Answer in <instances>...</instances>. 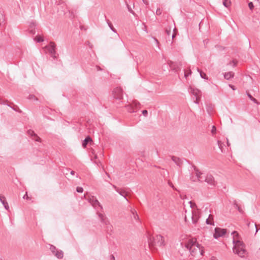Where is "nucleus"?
<instances>
[{"mask_svg": "<svg viewBox=\"0 0 260 260\" xmlns=\"http://www.w3.org/2000/svg\"><path fill=\"white\" fill-rule=\"evenodd\" d=\"M232 235L233 238V252L241 257H244L245 255L247 253V251L245 248V244L239 239V235L237 231H234L232 233Z\"/></svg>", "mask_w": 260, "mask_h": 260, "instance_id": "1", "label": "nucleus"}, {"mask_svg": "<svg viewBox=\"0 0 260 260\" xmlns=\"http://www.w3.org/2000/svg\"><path fill=\"white\" fill-rule=\"evenodd\" d=\"M185 248L189 250L190 254L194 256L199 254L200 255L203 254V250L201 249L200 245L197 243L196 240L190 239L185 244Z\"/></svg>", "mask_w": 260, "mask_h": 260, "instance_id": "2", "label": "nucleus"}, {"mask_svg": "<svg viewBox=\"0 0 260 260\" xmlns=\"http://www.w3.org/2000/svg\"><path fill=\"white\" fill-rule=\"evenodd\" d=\"M148 244L152 250L157 249L158 247H161L165 245L164 237L160 235L153 237H150L148 239Z\"/></svg>", "mask_w": 260, "mask_h": 260, "instance_id": "3", "label": "nucleus"}, {"mask_svg": "<svg viewBox=\"0 0 260 260\" xmlns=\"http://www.w3.org/2000/svg\"><path fill=\"white\" fill-rule=\"evenodd\" d=\"M194 170L195 171L196 176L198 178L199 181L207 182L208 184L211 186H215L216 183L214 180L213 176L210 174H208L204 178L202 175L203 173L198 169L196 167L193 166Z\"/></svg>", "mask_w": 260, "mask_h": 260, "instance_id": "4", "label": "nucleus"}, {"mask_svg": "<svg viewBox=\"0 0 260 260\" xmlns=\"http://www.w3.org/2000/svg\"><path fill=\"white\" fill-rule=\"evenodd\" d=\"M55 47V44L52 42H51L48 45L45 46V48L50 53L51 57H52L54 59L56 58Z\"/></svg>", "mask_w": 260, "mask_h": 260, "instance_id": "5", "label": "nucleus"}, {"mask_svg": "<svg viewBox=\"0 0 260 260\" xmlns=\"http://www.w3.org/2000/svg\"><path fill=\"white\" fill-rule=\"evenodd\" d=\"M190 92L195 96L196 100L194 102L196 104H198L199 103V101L200 100L202 94L200 90L198 89H194L193 88H190Z\"/></svg>", "mask_w": 260, "mask_h": 260, "instance_id": "6", "label": "nucleus"}, {"mask_svg": "<svg viewBox=\"0 0 260 260\" xmlns=\"http://www.w3.org/2000/svg\"><path fill=\"white\" fill-rule=\"evenodd\" d=\"M215 233L213 234V237L215 239H218V238L224 236L226 232V230L224 229H221L219 228H216L214 230Z\"/></svg>", "mask_w": 260, "mask_h": 260, "instance_id": "7", "label": "nucleus"}, {"mask_svg": "<svg viewBox=\"0 0 260 260\" xmlns=\"http://www.w3.org/2000/svg\"><path fill=\"white\" fill-rule=\"evenodd\" d=\"M113 95L114 98L118 100H121L123 98V91L121 88L116 87L113 91Z\"/></svg>", "mask_w": 260, "mask_h": 260, "instance_id": "8", "label": "nucleus"}, {"mask_svg": "<svg viewBox=\"0 0 260 260\" xmlns=\"http://www.w3.org/2000/svg\"><path fill=\"white\" fill-rule=\"evenodd\" d=\"M98 214L99 218H100L101 221L107 225L106 229L107 232L111 234L110 232L112 231V226L107 223V221L106 220V218L103 214L100 213H98Z\"/></svg>", "mask_w": 260, "mask_h": 260, "instance_id": "9", "label": "nucleus"}, {"mask_svg": "<svg viewBox=\"0 0 260 260\" xmlns=\"http://www.w3.org/2000/svg\"><path fill=\"white\" fill-rule=\"evenodd\" d=\"M200 217V212L198 209L191 210V220L193 224L197 223Z\"/></svg>", "mask_w": 260, "mask_h": 260, "instance_id": "10", "label": "nucleus"}, {"mask_svg": "<svg viewBox=\"0 0 260 260\" xmlns=\"http://www.w3.org/2000/svg\"><path fill=\"white\" fill-rule=\"evenodd\" d=\"M88 200L89 202L92 205V206L94 208H95L96 206H98L101 208V209H103V207L99 201L94 196L89 197Z\"/></svg>", "mask_w": 260, "mask_h": 260, "instance_id": "11", "label": "nucleus"}, {"mask_svg": "<svg viewBox=\"0 0 260 260\" xmlns=\"http://www.w3.org/2000/svg\"><path fill=\"white\" fill-rule=\"evenodd\" d=\"M139 103L137 102H135L133 103L132 105L127 106V111L130 113H134L136 112L137 111L135 110L134 106L136 108H137L138 106L139 105Z\"/></svg>", "mask_w": 260, "mask_h": 260, "instance_id": "12", "label": "nucleus"}, {"mask_svg": "<svg viewBox=\"0 0 260 260\" xmlns=\"http://www.w3.org/2000/svg\"><path fill=\"white\" fill-rule=\"evenodd\" d=\"M27 133L36 141H38V142L40 141V140H41L40 138L39 137H38V135L37 134H36L33 131L29 129L27 131Z\"/></svg>", "mask_w": 260, "mask_h": 260, "instance_id": "13", "label": "nucleus"}, {"mask_svg": "<svg viewBox=\"0 0 260 260\" xmlns=\"http://www.w3.org/2000/svg\"><path fill=\"white\" fill-rule=\"evenodd\" d=\"M0 201L4 205L5 208L8 210L9 209V206L4 196L0 195Z\"/></svg>", "mask_w": 260, "mask_h": 260, "instance_id": "14", "label": "nucleus"}, {"mask_svg": "<svg viewBox=\"0 0 260 260\" xmlns=\"http://www.w3.org/2000/svg\"><path fill=\"white\" fill-rule=\"evenodd\" d=\"M92 142V139L91 138V137L89 136H88L87 137H86V138L83 140V142H82V146L83 148H86L87 144L89 143V142Z\"/></svg>", "mask_w": 260, "mask_h": 260, "instance_id": "15", "label": "nucleus"}, {"mask_svg": "<svg viewBox=\"0 0 260 260\" xmlns=\"http://www.w3.org/2000/svg\"><path fill=\"white\" fill-rule=\"evenodd\" d=\"M233 204L234 207L236 209H237L240 213H241V214H244V212L243 210H242V209L241 208L240 206L239 205V204L237 203V202L236 200H234L233 201Z\"/></svg>", "mask_w": 260, "mask_h": 260, "instance_id": "16", "label": "nucleus"}, {"mask_svg": "<svg viewBox=\"0 0 260 260\" xmlns=\"http://www.w3.org/2000/svg\"><path fill=\"white\" fill-rule=\"evenodd\" d=\"M206 223L207 224L214 225V222L213 221V216L211 214L209 215L208 218L206 220Z\"/></svg>", "mask_w": 260, "mask_h": 260, "instance_id": "17", "label": "nucleus"}, {"mask_svg": "<svg viewBox=\"0 0 260 260\" xmlns=\"http://www.w3.org/2000/svg\"><path fill=\"white\" fill-rule=\"evenodd\" d=\"M172 159L178 166H180L182 164L181 160L177 157L173 156Z\"/></svg>", "mask_w": 260, "mask_h": 260, "instance_id": "18", "label": "nucleus"}, {"mask_svg": "<svg viewBox=\"0 0 260 260\" xmlns=\"http://www.w3.org/2000/svg\"><path fill=\"white\" fill-rule=\"evenodd\" d=\"M234 73L232 72H229L228 73H225L224 74V78L226 80H230V79L234 77Z\"/></svg>", "mask_w": 260, "mask_h": 260, "instance_id": "19", "label": "nucleus"}, {"mask_svg": "<svg viewBox=\"0 0 260 260\" xmlns=\"http://www.w3.org/2000/svg\"><path fill=\"white\" fill-rule=\"evenodd\" d=\"M113 187L116 190V191L122 196H123L127 201V199L126 198V192L124 190H120L117 189L116 186L115 185H113Z\"/></svg>", "mask_w": 260, "mask_h": 260, "instance_id": "20", "label": "nucleus"}, {"mask_svg": "<svg viewBox=\"0 0 260 260\" xmlns=\"http://www.w3.org/2000/svg\"><path fill=\"white\" fill-rule=\"evenodd\" d=\"M54 255L58 258H62L63 256V252L61 250H57L54 254Z\"/></svg>", "mask_w": 260, "mask_h": 260, "instance_id": "21", "label": "nucleus"}, {"mask_svg": "<svg viewBox=\"0 0 260 260\" xmlns=\"http://www.w3.org/2000/svg\"><path fill=\"white\" fill-rule=\"evenodd\" d=\"M197 71L198 72H199V73L200 74V76L202 78L208 80V78L205 73H204L203 71H202L199 68H197Z\"/></svg>", "mask_w": 260, "mask_h": 260, "instance_id": "22", "label": "nucleus"}, {"mask_svg": "<svg viewBox=\"0 0 260 260\" xmlns=\"http://www.w3.org/2000/svg\"><path fill=\"white\" fill-rule=\"evenodd\" d=\"M106 21L108 25V26H109V27L110 28V29L114 32H116V29L113 27L112 23L108 20V19H106Z\"/></svg>", "mask_w": 260, "mask_h": 260, "instance_id": "23", "label": "nucleus"}, {"mask_svg": "<svg viewBox=\"0 0 260 260\" xmlns=\"http://www.w3.org/2000/svg\"><path fill=\"white\" fill-rule=\"evenodd\" d=\"M5 21V16L4 12L0 10V25H1Z\"/></svg>", "mask_w": 260, "mask_h": 260, "instance_id": "24", "label": "nucleus"}, {"mask_svg": "<svg viewBox=\"0 0 260 260\" xmlns=\"http://www.w3.org/2000/svg\"><path fill=\"white\" fill-rule=\"evenodd\" d=\"M49 245L50 246L49 249H50V251H51L52 254L54 255V254L56 252V250H57L58 249H57L56 247L54 246V245H51V244H49Z\"/></svg>", "mask_w": 260, "mask_h": 260, "instance_id": "25", "label": "nucleus"}, {"mask_svg": "<svg viewBox=\"0 0 260 260\" xmlns=\"http://www.w3.org/2000/svg\"><path fill=\"white\" fill-rule=\"evenodd\" d=\"M231 2L230 0H223V5L226 8H229L231 5Z\"/></svg>", "mask_w": 260, "mask_h": 260, "instance_id": "26", "label": "nucleus"}, {"mask_svg": "<svg viewBox=\"0 0 260 260\" xmlns=\"http://www.w3.org/2000/svg\"><path fill=\"white\" fill-rule=\"evenodd\" d=\"M34 40L38 43L42 42L44 41L43 38L39 36H37Z\"/></svg>", "mask_w": 260, "mask_h": 260, "instance_id": "27", "label": "nucleus"}, {"mask_svg": "<svg viewBox=\"0 0 260 260\" xmlns=\"http://www.w3.org/2000/svg\"><path fill=\"white\" fill-rule=\"evenodd\" d=\"M131 212H132V213L133 215L134 218L136 220H139V216H138V214L137 213L136 211L135 210H132Z\"/></svg>", "mask_w": 260, "mask_h": 260, "instance_id": "28", "label": "nucleus"}, {"mask_svg": "<svg viewBox=\"0 0 260 260\" xmlns=\"http://www.w3.org/2000/svg\"><path fill=\"white\" fill-rule=\"evenodd\" d=\"M165 31L168 36H170L171 32V27L170 26L167 27L166 28Z\"/></svg>", "mask_w": 260, "mask_h": 260, "instance_id": "29", "label": "nucleus"}, {"mask_svg": "<svg viewBox=\"0 0 260 260\" xmlns=\"http://www.w3.org/2000/svg\"><path fill=\"white\" fill-rule=\"evenodd\" d=\"M191 70L189 69L188 70V72H187L186 71L184 70V77L187 78V77L189 75H191Z\"/></svg>", "mask_w": 260, "mask_h": 260, "instance_id": "30", "label": "nucleus"}, {"mask_svg": "<svg viewBox=\"0 0 260 260\" xmlns=\"http://www.w3.org/2000/svg\"><path fill=\"white\" fill-rule=\"evenodd\" d=\"M177 30L176 29V27H175L173 29V33L172 35V40L174 39V38L176 37V35L177 34Z\"/></svg>", "mask_w": 260, "mask_h": 260, "instance_id": "31", "label": "nucleus"}, {"mask_svg": "<svg viewBox=\"0 0 260 260\" xmlns=\"http://www.w3.org/2000/svg\"><path fill=\"white\" fill-rule=\"evenodd\" d=\"M126 7H127V8L128 10V11L132 13V14H134V12L132 10L131 7L129 6V5L128 4H127V3L126 2Z\"/></svg>", "mask_w": 260, "mask_h": 260, "instance_id": "32", "label": "nucleus"}, {"mask_svg": "<svg viewBox=\"0 0 260 260\" xmlns=\"http://www.w3.org/2000/svg\"><path fill=\"white\" fill-rule=\"evenodd\" d=\"M76 191L78 192L81 193V192H82L83 191V188L82 187L78 186L76 188Z\"/></svg>", "mask_w": 260, "mask_h": 260, "instance_id": "33", "label": "nucleus"}, {"mask_svg": "<svg viewBox=\"0 0 260 260\" xmlns=\"http://www.w3.org/2000/svg\"><path fill=\"white\" fill-rule=\"evenodd\" d=\"M216 131V128L215 126L213 125L212 127V130H211V133L213 135L215 134Z\"/></svg>", "mask_w": 260, "mask_h": 260, "instance_id": "34", "label": "nucleus"}, {"mask_svg": "<svg viewBox=\"0 0 260 260\" xmlns=\"http://www.w3.org/2000/svg\"><path fill=\"white\" fill-rule=\"evenodd\" d=\"M217 143H218V146L219 148L221 150V152H222V143L220 141H218Z\"/></svg>", "mask_w": 260, "mask_h": 260, "instance_id": "35", "label": "nucleus"}, {"mask_svg": "<svg viewBox=\"0 0 260 260\" xmlns=\"http://www.w3.org/2000/svg\"><path fill=\"white\" fill-rule=\"evenodd\" d=\"M28 99L29 100H38V99L33 94H30L28 96Z\"/></svg>", "mask_w": 260, "mask_h": 260, "instance_id": "36", "label": "nucleus"}, {"mask_svg": "<svg viewBox=\"0 0 260 260\" xmlns=\"http://www.w3.org/2000/svg\"><path fill=\"white\" fill-rule=\"evenodd\" d=\"M251 101H252L253 102H254V103L256 104L257 105H259L260 104V103L258 102L257 100H256L255 98H254L253 97L252 98V99H250Z\"/></svg>", "mask_w": 260, "mask_h": 260, "instance_id": "37", "label": "nucleus"}, {"mask_svg": "<svg viewBox=\"0 0 260 260\" xmlns=\"http://www.w3.org/2000/svg\"><path fill=\"white\" fill-rule=\"evenodd\" d=\"M248 7L251 10H252L253 9L254 5H253L252 2H250L248 3Z\"/></svg>", "mask_w": 260, "mask_h": 260, "instance_id": "38", "label": "nucleus"}, {"mask_svg": "<svg viewBox=\"0 0 260 260\" xmlns=\"http://www.w3.org/2000/svg\"><path fill=\"white\" fill-rule=\"evenodd\" d=\"M189 204L190 205V207L193 209L194 207H197V206L195 203H192L191 201L189 202Z\"/></svg>", "mask_w": 260, "mask_h": 260, "instance_id": "39", "label": "nucleus"}, {"mask_svg": "<svg viewBox=\"0 0 260 260\" xmlns=\"http://www.w3.org/2000/svg\"><path fill=\"white\" fill-rule=\"evenodd\" d=\"M161 14V10L159 8H158L156 10V14L157 15H160Z\"/></svg>", "mask_w": 260, "mask_h": 260, "instance_id": "40", "label": "nucleus"}, {"mask_svg": "<svg viewBox=\"0 0 260 260\" xmlns=\"http://www.w3.org/2000/svg\"><path fill=\"white\" fill-rule=\"evenodd\" d=\"M23 198L24 199H26V200H27L30 199V198L28 196L27 192H26L25 194L24 195Z\"/></svg>", "mask_w": 260, "mask_h": 260, "instance_id": "41", "label": "nucleus"}, {"mask_svg": "<svg viewBox=\"0 0 260 260\" xmlns=\"http://www.w3.org/2000/svg\"><path fill=\"white\" fill-rule=\"evenodd\" d=\"M142 114H143L144 116H147V115L148 114L147 110H143L142 111Z\"/></svg>", "mask_w": 260, "mask_h": 260, "instance_id": "42", "label": "nucleus"}, {"mask_svg": "<svg viewBox=\"0 0 260 260\" xmlns=\"http://www.w3.org/2000/svg\"><path fill=\"white\" fill-rule=\"evenodd\" d=\"M246 93L247 95L248 96V97L250 99H252V98L253 97V96H252L250 94V93L249 92V91H246Z\"/></svg>", "mask_w": 260, "mask_h": 260, "instance_id": "43", "label": "nucleus"}, {"mask_svg": "<svg viewBox=\"0 0 260 260\" xmlns=\"http://www.w3.org/2000/svg\"><path fill=\"white\" fill-rule=\"evenodd\" d=\"M62 7V8L64 7V10H63L62 13H60L59 15H62V14L64 15L66 14L65 9H66V7L65 5H63Z\"/></svg>", "mask_w": 260, "mask_h": 260, "instance_id": "44", "label": "nucleus"}, {"mask_svg": "<svg viewBox=\"0 0 260 260\" xmlns=\"http://www.w3.org/2000/svg\"><path fill=\"white\" fill-rule=\"evenodd\" d=\"M7 102V101H3L0 99V104L1 105H5L6 104V103Z\"/></svg>", "mask_w": 260, "mask_h": 260, "instance_id": "45", "label": "nucleus"}, {"mask_svg": "<svg viewBox=\"0 0 260 260\" xmlns=\"http://www.w3.org/2000/svg\"><path fill=\"white\" fill-rule=\"evenodd\" d=\"M168 184H169V185H170L171 187H172V188H174V189H176V188H175V187H174V185H173V184H172V182H171L170 181H169V182H168Z\"/></svg>", "mask_w": 260, "mask_h": 260, "instance_id": "46", "label": "nucleus"}, {"mask_svg": "<svg viewBox=\"0 0 260 260\" xmlns=\"http://www.w3.org/2000/svg\"><path fill=\"white\" fill-rule=\"evenodd\" d=\"M229 86L233 90H235L236 89V88L235 87V86L233 85H231V84H229Z\"/></svg>", "mask_w": 260, "mask_h": 260, "instance_id": "47", "label": "nucleus"}, {"mask_svg": "<svg viewBox=\"0 0 260 260\" xmlns=\"http://www.w3.org/2000/svg\"><path fill=\"white\" fill-rule=\"evenodd\" d=\"M69 14H70V16H69V17H70V18H73V17H74V14H73V12H70V10H69Z\"/></svg>", "mask_w": 260, "mask_h": 260, "instance_id": "48", "label": "nucleus"}, {"mask_svg": "<svg viewBox=\"0 0 260 260\" xmlns=\"http://www.w3.org/2000/svg\"><path fill=\"white\" fill-rule=\"evenodd\" d=\"M29 32L31 34L34 35L35 34V30L34 29H31L29 30Z\"/></svg>", "mask_w": 260, "mask_h": 260, "instance_id": "49", "label": "nucleus"}, {"mask_svg": "<svg viewBox=\"0 0 260 260\" xmlns=\"http://www.w3.org/2000/svg\"><path fill=\"white\" fill-rule=\"evenodd\" d=\"M153 39H154L155 42H156V44L158 46L159 42H158V40L157 39H156L155 38H154Z\"/></svg>", "mask_w": 260, "mask_h": 260, "instance_id": "50", "label": "nucleus"}, {"mask_svg": "<svg viewBox=\"0 0 260 260\" xmlns=\"http://www.w3.org/2000/svg\"><path fill=\"white\" fill-rule=\"evenodd\" d=\"M110 260H115V257L113 255H110Z\"/></svg>", "mask_w": 260, "mask_h": 260, "instance_id": "51", "label": "nucleus"}, {"mask_svg": "<svg viewBox=\"0 0 260 260\" xmlns=\"http://www.w3.org/2000/svg\"><path fill=\"white\" fill-rule=\"evenodd\" d=\"M143 3L146 4V5H148V0H142Z\"/></svg>", "mask_w": 260, "mask_h": 260, "instance_id": "52", "label": "nucleus"}, {"mask_svg": "<svg viewBox=\"0 0 260 260\" xmlns=\"http://www.w3.org/2000/svg\"><path fill=\"white\" fill-rule=\"evenodd\" d=\"M35 26V23L34 22H32L30 24V28H32V27Z\"/></svg>", "mask_w": 260, "mask_h": 260, "instance_id": "53", "label": "nucleus"}, {"mask_svg": "<svg viewBox=\"0 0 260 260\" xmlns=\"http://www.w3.org/2000/svg\"><path fill=\"white\" fill-rule=\"evenodd\" d=\"M96 69H97V70H98V71H101V70H102V69H101L100 67H99V66H96Z\"/></svg>", "mask_w": 260, "mask_h": 260, "instance_id": "54", "label": "nucleus"}, {"mask_svg": "<svg viewBox=\"0 0 260 260\" xmlns=\"http://www.w3.org/2000/svg\"><path fill=\"white\" fill-rule=\"evenodd\" d=\"M211 260H217L215 257H212Z\"/></svg>", "mask_w": 260, "mask_h": 260, "instance_id": "55", "label": "nucleus"}, {"mask_svg": "<svg viewBox=\"0 0 260 260\" xmlns=\"http://www.w3.org/2000/svg\"><path fill=\"white\" fill-rule=\"evenodd\" d=\"M75 171H72L71 172V174H72V175H74V174H75Z\"/></svg>", "mask_w": 260, "mask_h": 260, "instance_id": "56", "label": "nucleus"}, {"mask_svg": "<svg viewBox=\"0 0 260 260\" xmlns=\"http://www.w3.org/2000/svg\"><path fill=\"white\" fill-rule=\"evenodd\" d=\"M255 228H256V233H255V234H256L258 230H257V225H256V224H255Z\"/></svg>", "mask_w": 260, "mask_h": 260, "instance_id": "57", "label": "nucleus"}, {"mask_svg": "<svg viewBox=\"0 0 260 260\" xmlns=\"http://www.w3.org/2000/svg\"><path fill=\"white\" fill-rule=\"evenodd\" d=\"M232 62H233V63H234V66H236V62H235L234 60H233V61H232Z\"/></svg>", "mask_w": 260, "mask_h": 260, "instance_id": "58", "label": "nucleus"}, {"mask_svg": "<svg viewBox=\"0 0 260 260\" xmlns=\"http://www.w3.org/2000/svg\"><path fill=\"white\" fill-rule=\"evenodd\" d=\"M184 219H185V221H186V216H185Z\"/></svg>", "mask_w": 260, "mask_h": 260, "instance_id": "59", "label": "nucleus"}, {"mask_svg": "<svg viewBox=\"0 0 260 260\" xmlns=\"http://www.w3.org/2000/svg\"><path fill=\"white\" fill-rule=\"evenodd\" d=\"M247 225H248V226H249V225H250V223H248V224H247Z\"/></svg>", "mask_w": 260, "mask_h": 260, "instance_id": "60", "label": "nucleus"}]
</instances>
